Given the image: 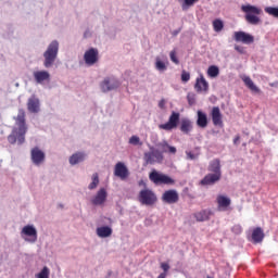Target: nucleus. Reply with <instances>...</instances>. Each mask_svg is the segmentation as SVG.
<instances>
[{
	"mask_svg": "<svg viewBox=\"0 0 278 278\" xmlns=\"http://www.w3.org/2000/svg\"><path fill=\"white\" fill-rule=\"evenodd\" d=\"M17 128H13L12 132L8 136L10 144H25V134H27V122L25 119V110L18 109L17 116L13 117Z\"/></svg>",
	"mask_w": 278,
	"mask_h": 278,
	"instance_id": "nucleus-1",
	"label": "nucleus"
},
{
	"mask_svg": "<svg viewBox=\"0 0 278 278\" xmlns=\"http://www.w3.org/2000/svg\"><path fill=\"white\" fill-rule=\"evenodd\" d=\"M60 51V42L58 40H52L47 50L43 52V66L45 68H51L58 60V53Z\"/></svg>",
	"mask_w": 278,
	"mask_h": 278,
	"instance_id": "nucleus-2",
	"label": "nucleus"
},
{
	"mask_svg": "<svg viewBox=\"0 0 278 278\" xmlns=\"http://www.w3.org/2000/svg\"><path fill=\"white\" fill-rule=\"evenodd\" d=\"M241 11L244 12V20L249 25H260L262 23V20L260 18L262 9L252 4H243L241 5Z\"/></svg>",
	"mask_w": 278,
	"mask_h": 278,
	"instance_id": "nucleus-3",
	"label": "nucleus"
},
{
	"mask_svg": "<svg viewBox=\"0 0 278 278\" xmlns=\"http://www.w3.org/2000/svg\"><path fill=\"white\" fill-rule=\"evenodd\" d=\"M149 179L154 184L155 186H175V179H173L170 176L159 173L157 170L153 169L149 174Z\"/></svg>",
	"mask_w": 278,
	"mask_h": 278,
	"instance_id": "nucleus-4",
	"label": "nucleus"
},
{
	"mask_svg": "<svg viewBox=\"0 0 278 278\" xmlns=\"http://www.w3.org/2000/svg\"><path fill=\"white\" fill-rule=\"evenodd\" d=\"M138 201L141 205L152 206L157 203V195L151 189H142L138 194Z\"/></svg>",
	"mask_w": 278,
	"mask_h": 278,
	"instance_id": "nucleus-5",
	"label": "nucleus"
},
{
	"mask_svg": "<svg viewBox=\"0 0 278 278\" xmlns=\"http://www.w3.org/2000/svg\"><path fill=\"white\" fill-rule=\"evenodd\" d=\"M179 118L180 114L173 111L169 115L167 123L160 124L159 129H163V131H173V129H177V127H179Z\"/></svg>",
	"mask_w": 278,
	"mask_h": 278,
	"instance_id": "nucleus-6",
	"label": "nucleus"
},
{
	"mask_svg": "<svg viewBox=\"0 0 278 278\" xmlns=\"http://www.w3.org/2000/svg\"><path fill=\"white\" fill-rule=\"evenodd\" d=\"M102 92H112V90H118L121 88V81L116 77H105L100 83Z\"/></svg>",
	"mask_w": 278,
	"mask_h": 278,
	"instance_id": "nucleus-7",
	"label": "nucleus"
},
{
	"mask_svg": "<svg viewBox=\"0 0 278 278\" xmlns=\"http://www.w3.org/2000/svg\"><path fill=\"white\" fill-rule=\"evenodd\" d=\"M30 160L34 166H42L47 160V154L40 148L35 147L30 150Z\"/></svg>",
	"mask_w": 278,
	"mask_h": 278,
	"instance_id": "nucleus-8",
	"label": "nucleus"
},
{
	"mask_svg": "<svg viewBox=\"0 0 278 278\" xmlns=\"http://www.w3.org/2000/svg\"><path fill=\"white\" fill-rule=\"evenodd\" d=\"M161 201L167 205H175V203H179V193L175 189L166 190L162 194Z\"/></svg>",
	"mask_w": 278,
	"mask_h": 278,
	"instance_id": "nucleus-9",
	"label": "nucleus"
},
{
	"mask_svg": "<svg viewBox=\"0 0 278 278\" xmlns=\"http://www.w3.org/2000/svg\"><path fill=\"white\" fill-rule=\"evenodd\" d=\"M84 60L87 66H94L99 62V50L97 48H90L85 52Z\"/></svg>",
	"mask_w": 278,
	"mask_h": 278,
	"instance_id": "nucleus-10",
	"label": "nucleus"
},
{
	"mask_svg": "<svg viewBox=\"0 0 278 278\" xmlns=\"http://www.w3.org/2000/svg\"><path fill=\"white\" fill-rule=\"evenodd\" d=\"M233 38L236 42H242L243 45H253V42H255V37L253 35L242 30L235 31Z\"/></svg>",
	"mask_w": 278,
	"mask_h": 278,
	"instance_id": "nucleus-11",
	"label": "nucleus"
},
{
	"mask_svg": "<svg viewBox=\"0 0 278 278\" xmlns=\"http://www.w3.org/2000/svg\"><path fill=\"white\" fill-rule=\"evenodd\" d=\"M22 235L27 236L28 238H24L26 242H36L38 240V230L31 225L24 226L22 229Z\"/></svg>",
	"mask_w": 278,
	"mask_h": 278,
	"instance_id": "nucleus-12",
	"label": "nucleus"
},
{
	"mask_svg": "<svg viewBox=\"0 0 278 278\" xmlns=\"http://www.w3.org/2000/svg\"><path fill=\"white\" fill-rule=\"evenodd\" d=\"M108 201V190L105 188H101L96 195L91 199L92 205H104Z\"/></svg>",
	"mask_w": 278,
	"mask_h": 278,
	"instance_id": "nucleus-13",
	"label": "nucleus"
},
{
	"mask_svg": "<svg viewBox=\"0 0 278 278\" xmlns=\"http://www.w3.org/2000/svg\"><path fill=\"white\" fill-rule=\"evenodd\" d=\"M223 176L218 174H207L204 176L202 180H200V186H215V184H218Z\"/></svg>",
	"mask_w": 278,
	"mask_h": 278,
	"instance_id": "nucleus-14",
	"label": "nucleus"
},
{
	"mask_svg": "<svg viewBox=\"0 0 278 278\" xmlns=\"http://www.w3.org/2000/svg\"><path fill=\"white\" fill-rule=\"evenodd\" d=\"M27 110L30 114H38V112H40V99L36 96L28 98Z\"/></svg>",
	"mask_w": 278,
	"mask_h": 278,
	"instance_id": "nucleus-15",
	"label": "nucleus"
},
{
	"mask_svg": "<svg viewBox=\"0 0 278 278\" xmlns=\"http://www.w3.org/2000/svg\"><path fill=\"white\" fill-rule=\"evenodd\" d=\"M115 177H121L122 179H127L129 177V169L125 166V163L118 162L114 169Z\"/></svg>",
	"mask_w": 278,
	"mask_h": 278,
	"instance_id": "nucleus-16",
	"label": "nucleus"
},
{
	"mask_svg": "<svg viewBox=\"0 0 278 278\" xmlns=\"http://www.w3.org/2000/svg\"><path fill=\"white\" fill-rule=\"evenodd\" d=\"M33 77L37 84H45V81H51V74L47 71H36L33 73Z\"/></svg>",
	"mask_w": 278,
	"mask_h": 278,
	"instance_id": "nucleus-17",
	"label": "nucleus"
},
{
	"mask_svg": "<svg viewBox=\"0 0 278 278\" xmlns=\"http://www.w3.org/2000/svg\"><path fill=\"white\" fill-rule=\"evenodd\" d=\"M211 116L215 127H223V114L220 113V108L214 106L212 109Z\"/></svg>",
	"mask_w": 278,
	"mask_h": 278,
	"instance_id": "nucleus-18",
	"label": "nucleus"
},
{
	"mask_svg": "<svg viewBox=\"0 0 278 278\" xmlns=\"http://www.w3.org/2000/svg\"><path fill=\"white\" fill-rule=\"evenodd\" d=\"M220 159H214L208 163L207 170L211 174L219 175L223 177V170L220 169Z\"/></svg>",
	"mask_w": 278,
	"mask_h": 278,
	"instance_id": "nucleus-19",
	"label": "nucleus"
},
{
	"mask_svg": "<svg viewBox=\"0 0 278 278\" xmlns=\"http://www.w3.org/2000/svg\"><path fill=\"white\" fill-rule=\"evenodd\" d=\"M194 89L197 92H207V90H210V84L205 80L203 75L197 78Z\"/></svg>",
	"mask_w": 278,
	"mask_h": 278,
	"instance_id": "nucleus-20",
	"label": "nucleus"
},
{
	"mask_svg": "<svg viewBox=\"0 0 278 278\" xmlns=\"http://www.w3.org/2000/svg\"><path fill=\"white\" fill-rule=\"evenodd\" d=\"M265 238L264 235V229L262 227H256L253 229L252 235H251V242L253 244H260V242H263Z\"/></svg>",
	"mask_w": 278,
	"mask_h": 278,
	"instance_id": "nucleus-21",
	"label": "nucleus"
},
{
	"mask_svg": "<svg viewBox=\"0 0 278 278\" xmlns=\"http://www.w3.org/2000/svg\"><path fill=\"white\" fill-rule=\"evenodd\" d=\"M86 160V152H76L70 156L71 166H75L77 164H81Z\"/></svg>",
	"mask_w": 278,
	"mask_h": 278,
	"instance_id": "nucleus-22",
	"label": "nucleus"
},
{
	"mask_svg": "<svg viewBox=\"0 0 278 278\" xmlns=\"http://www.w3.org/2000/svg\"><path fill=\"white\" fill-rule=\"evenodd\" d=\"M193 216L198 223H205V220H210V217L212 216V211L202 210L195 213Z\"/></svg>",
	"mask_w": 278,
	"mask_h": 278,
	"instance_id": "nucleus-23",
	"label": "nucleus"
},
{
	"mask_svg": "<svg viewBox=\"0 0 278 278\" xmlns=\"http://www.w3.org/2000/svg\"><path fill=\"white\" fill-rule=\"evenodd\" d=\"M96 232L99 238H110V236L113 233V230L110 226H102L98 227Z\"/></svg>",
	"mask_w": 278,
	"mask_h": 278,
	"instance_id": "nucleus-24",
	"label": "nucleus"
},
{
	"mask_svg": "<svg viewBox=\"0 0 278 278\" xmlns=\"http://www.w3.org/2000/svg\"><path fill=\"white\" fill-rule=\"evenodd\" d=\"M192 121H190L189 118H182L180 122V131L182 134H186L188 136V134H190V131H192Z\"/></svg>",
	"mask_w": 278,
	"mask_h": 278,
	"instance_id": "nucleus-25",
	"label": "nucleus"
},
{
	"mask_svg": "<svg viewBox=\"0 0 278 278\" xmlns=\"http://www.w3.org/2000/svg\"><path fill=\"white\" fill-rule=\"evenodd\" d=\"M207 114H205L203 111H198V127H200L201 129H205V127H207Z\"/></svg>",
	"mask_w": 278,
	"mask_h": 278,
	"instance_id": "nucleus-26",
	"label": "nucleus"
},
{
	"mask_svg": "<svg viewBox=\"0 0 278 278\" xmlns=\"http://www.w3.org/2000/svg\"><path fill=\"white\" fill-rule=\"evenodd\" d=\"M242 81L244 83V85L247 86V88H249V90H251L252 92H255L256 94L260 93V89L257 88V86L255 85V83H253V80L251 79V77H249V76H243V77H242Z\"/></svg>",
	"mask_w": 278,
	"mask_h": 278,
	"instance_id": "nucleus-27",
	"label": "nucleus"
},
{
	"mask_svg": "<svg viewBox=\"0 0 278 278\" xmlns=\"http://www.w3.org/2000/svg\"><path fill=\"white\" fill-rule=\"evenodd\" d=\"M217 205L218 207H224V210H226V207H229V205H231V199L225 195H218Z\"/></svg>",
	"mask_w": 278,
	"mask_h": 278,
	"instance_id": "nucleus-28",
	"label": "nucleus"
},
{
	"mask_svg": "<svg viewBox=\"0 0 278 278\" xmlns=\"http://www.w3.org/2000/svg\"><path fill=\"white\" fill-rule=\"evenodd\" d=\"M200 0H180V5L182 12H188L190 8H194L195 3H199Z\"/></svg>",
	"mask_w": 278,
	"mask_h": 278,
	"instance_id": "nucleus-29",
	"label": "nucleus"
},
{
	"mask_svg": "<svg viewBox=\"0 0 278 278\" xmlns=\"http://www.w3.org/2000/svg\"><path fill=\"white\" fill-rule=\"evenodd\" d=\"M213 29L217 34L220 33L222 29H225V23L220 18H216L213 21Z\"/></svg>",
	"mask_w": 278,
	"mask_h": 278,
	"instance_id": "nucleus-30",
	"label": "nucleus"
},
{
	"mask_svg": "<svg viewBox=\"0 0 278 278\" xmlns=\"http://www.w3.org/2000/svg\"><path fill=\"white\" fill-rule=\"evenodd\" d=\"M92 181L88 186L89 190H97V187L99 186V174L94 173L91 176Z\"/></svg>",
	"mask_w": 278,
	"mask_h": 278,
	"instance_id": "nucleus-31",
	"label": "nucleus"
},
{
	"mask_svg": "<svg viewBox=\"0 0 278 278\" xmlns=\"http://www.w3.org/2000/svg\"><path fill=\"white\" fill-rule=\"evenodd\" d=\"M208 77H218L220 75V70L216 65H211L207 70Z\"/></svg>",
	"mask_w": 278,
	"mask_h": 278,
	"instance_id": "nucleus-32",
	"label": "nucleus"
},
{
	"mask_svg": "<svg viewBox=\"0 0 278 278\" xmlns=\"http://www.w3.org/2000/svg\"><path fill=\"white\" fill-rule=\"evenodd\" d=\"M264 10L266 14H269V16H274V18H278V7H266Z\"/></svg>",
	"mask_w": 278,
	"mask_h": 278,
	"instance_id": "nucleus-33",
	"label": "nucleus"
},
{
	"mask_svg": "<svg viewBox=\"0 0 278 278\" xmlns=\"http://www.w3.org/2000/svg\"><path fill=\"white\" fill-rule=\"evenodd\" d=\"M155 68H156V71L164 73V71H166L168 67L166 66V63H164L162 60H160V58H156Z\"/></svg>",
	"mask_w": 278,
	"mask_h": 278,
	"instance_id": "nucleus-34",
	"label": "nucleus"
},
{
	"mask_svg": "<svg viewBox=\"0 0 278 278\" xmlns=\"http://www.w3.org/2000/svg\"><path fill=\"white\" fill-rule=\"evenodd\" d=\"M143 160L146 164H155V156L153 155V152H146L143 154Z\"/></svg>",
	"mask_w": 278,
	"mask_h": 278,
	"instance_id": "nucleus-35",
	"label": "nucleus"
},
{
	"mask_svg": "<svg viewBox=\"0 0 278 278\" xmlns=\"http://www.w3.org/2000/svg\"><path fill=\"white\" fill-rule=\"evenodd\" d=\"M152 154L154 155L155 162H159V164H162L164 162V152L160 150L152 151Z\"/></svg>",
	"mask_w": 278,
	"mask_h": 278,
	"instance_id": "nucleus-36",
	"label": "nucleus"
},
{
	"mask_svg": "<svg viewBox=\"0 0 278 278\" xmlns=\"http://www.w3.org/2000/svg\"><path fill=\"white\" fill-rule=\"evenodd\" d=\"M49 275H51V271L49 267L45 266L40 273L36 275V278H49Z\"/></svg>",
	"mask_w": 278,
	"mask_h": 278,
	"instance_id": "nucleus-37",
	"label": "nucleus"
},
{
	"mask_svg": "<svg viewBox=\"0 0 278 278\" xmlns=\"http://www.w3.org/2000/svg\"><path fill=\"white\" fill-rule=\"evenodd\" d=\"M231 231L235 236H240V233H242V226L240 224H236L231 227Z\"/></svg>",
	"mask_w": 278,
	"mask_h": 278,
	"instance_id": "nucleus-38",
	"label": "nucleus"
},
{
	"mask_svg": "<svg viewBox=\"0 0 278 278\" xmlns=\"http://www.w3.org/2000/svg\"><path fill=\"white\" fill-rule=\"evenodd\" d=\"M187 101H188L189 105H194V103H197V94L188 93Z\"/></svg>",
	"mask_w": 278,
	"mask_h": 278,
	"instance_id": "nucleus-39",
	"label": "nucleus"
},
{
	"mask_svg": "<svg viewBox=\"0 0 278 278\" xmlns=\"http://www.w3.org/2000/svg\"><path fill=\"white\" fill-rule=\"evenodd\" d=\"M129 144H134V147H138V144H142V143L140 142V137H138V136H131V137L129 138Z\"/></svg>",
	"mask_w": 278,
	"mask_h": 278,
	"instance_id": "nucleus-40",
	"label": "nucleus"
},
{
	"mask_svg": "<svg viewBox=\"0 0 278 278\" xmlns=\"http://www.w3.org/2000/svg\"><path fill=\"white\" fill-rule=\"evenodd\" d=\"M169 58L174 64H179V59L177 58V51L172 50L169 53Z\"/></svg>",
	"mask_w": 278,
	"mask_h": 278,
	"instance_id": "nucleus-41",
	"label": "nucleus"
},
{
	"mask_svg": "<svg viewBox=\"0 0 278 278\" xmlns=\"http://www.w3.org/2000/svg\"><path fill=\"white\" fill-rule=\"evenodd\" d=\"M156 147H159V149H162L161 153H166V151H168V142L166 141L157 143Z\"/></svg>",
	"mask_w": 278,
	"mask_h": 278,
	"instance_id": "nucleus-42",
	"label": "nucleus"
},
{
	"mask_svg": "<svg viewBox=\"0 0 278 278\" xmlns=\"http://www.w3.org/2000/svg\"><path fill=\"white\" fill-rule=\"evenodd\" d=\"M181 81L187 84V81H190V73L186 72V70L182 71L181 73Z\"/></svg>",
	"mask_w": 278,
	"mask_h": 278,
	"instance_id": "nucleus-43",
	"label": "nucleus"
},
{
	"mask_svg": "<svg viewBox=\"0 0 278 278\" xmlns=\"http://www.w3.org/2000/svg\"><path fill=\"white\" fill-rule=\"evenodd\" d=\"M161 268H162L163 273H165V277H167L168 270H170V265H168V263H162Z\"/></svg>",
	"mask_w": 278,
	"mask_h": 278,
	"instance_id": "nucleus-44",
	"label": "nucleus"
},
{
	"mask_svg": "<svg viewBox=\"0 0 278 278\" xmlns=\"http://www.w3.org/2000/svg\"><path fill=\"white\" fill-rule=\"evenodd\" d=\"M187 160H197L198 154H194L192 151H186Z\"/></svg>",
	"mask_w": 278,
	"mask_h": 278,
	"instance_id": "nucleus-45",
	"label": "nucleus"
},
{
	"mask_svg": "<svg viewBox=\"0 0 278 278\" xmlns=\"http://www.w3.org/2000/svg\"><path fill=\"white\" fill-rule=\"evenodd\" d=\"M235 51H238V53L244 54V47L235 46Z\"/></svg>",
	"mask_w": 278,
	"mask_h": 278,
	"instance_id": "nucleus-46",
	"label": "nucleus"
},
{
	"mask_svg": "<svg viewBox=\"0 0 278 278\" xmlns=\"http://www.w3.org/2000/svg\"><path fill=\"white\" fill-rule=\"evenodd\" d=\"M168 151L173 154L177 153V148L173 147V146H168L167 147Z\"/></svg>",
	"mask_w": 278,
	"mask_h": 278,
	"instance_id": "nucleus-47",
	"label": "nucleus"
},
{
	"mask_svg": "<svg viewBox=\"0 0 278 278\" xmlns=\"http://www.w3.org/2000/svg\"><path fill=\"white\" fill-rule=\"evenodd\" d=\"M239 142H240V136L237 135V136L235 137V139H233V144L238 146Z\"/></svg>",
	"mask_w": 278,
	"mask_h": 278,
	"instance_id": "nucleus-48",
	"label": "nucleus"
},
{
	"mask_svg": "<svg viewBox=\"0 0 278 278\" xmlns=\"http://www.w3.org/2000/svg\"><path fill=\"white\" fill-rule=\"evenodd\" d=\"M165 104H166V102L164 100H161L159 102V108H164Z\"/></svg>",
	"mask_w": 278,
	"mask_h": 278,
	"instance_id": "nucleus-49",
	"label": "nucleus"
},
{
	"mask_svg": "<svg viewBox=\"0 0 278 278\" xmlns=\"http://www.w3.org/2000/svg\"><path fill=\"white\" fill-rule=\"evenodd\" d=\"M138 186H143L144 188H147V182H144V180H140L138 182Z\"/></svg>",
	"mask_w": 278,
	"mask_h": 278,
	"instance_id": "nucleus-50",
	"label": "nucleus"
},
{
	"mask_svg": "<svg viewBox=\"0 0 278 278\" xmlns=\"http://www.w3.org/2000/svg\"><path fill=\"white\" fill-rule=\"evenodd\" d=\"M157 278H166V273H161Z\"/></svg>",
	"mask_w": 278,
	"mask_h": 278,
	"instance_id": "nucleus-51",
	"label": "nucleus"
},
{
	"mask_svg": "<svg viewBox=\"0 0 278 278\" xmlns=\"http://www.w3.org/2000/svg\"><path fill=\"white\" fill-rule=\"evenodd\" d=\"M178 34H179V30H174L173 31V36H178Z\"/></svg>",
	"mask_w": 278,
	"mask_h": 278,
	"instance_id": "nucleus-52",
	"label": "nucleus"
},
{
	"mask_svg": "<svg viewBox=\"0 0 278 278\" xmlns=\"http://www.w3.org/2000/svg\"><path fill=\"white\" fill-rule=\"evenodd\" d=\"M207 278H214V277L207 276Z\"/></svg>",
	"mask_w": 278,
	"mask_h": 278,
	"instance_id": "nucleus-53",
	"label": "nucleus"
}]
</instances>
